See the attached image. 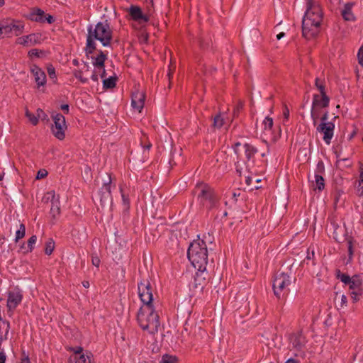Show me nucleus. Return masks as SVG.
<instances>
[{"instance_id":"51","label":"nucleus","mask_w":363,"mask_h":363,"mask_svg":"<svg viewBox=\"0 0 363 363\" xmlns=\"http://www.w3.org/2000/svg\"><path fill=\"white\" fill-rule=\"evenodd\" d=\"M44 114L43 110H41L40 108H38L37 110V115L36 116L38 117V119Z\"/></svg>"},{"instance_id":"43","label":"nucleus","mask_w":363,"mask_h":363,"mask_svg":"<svg viewBox=\"0 0 363 363\" xmlns=\"http://www.w3.org/2000/svg\"><path fill=\"white\" fill-rule=\"evenodd\" d=\"M47 175H48V171L44 169H41L38 172L35 178H36V179H41L45 178Z\"/></svg>"},{"instance_id":"5","label":"nucleus","mask_w":363,"mask_h":363,"mask_svg":"<svg viewBox=\"0 0 363 363\" xmlns=\"http://www.w3.org/2000/svg\"><path fill=\"white\" fill-rule=\"evenodd\" d=\"M291 284V277L286 273L277 274L273 282V289L275 296L280 298L286 296L289 291V286Z\"/></svg>"},{"instance_id":"13","label":"nucleus","mask_w":363,"mask_h":363,"mask_svg":"<svg viewBox=\"0 0 363 363\" xmlns=\"http://www.w3.org/2000/svg\"><path fill=\"white\" fill-rule=\"evenodd\" d=\"M111 178L108 177V181L104 183V185L99 191V204L102 208L110 207L112 203V198L111 194Z\"/></svg>"},{"instance_id":"15","label":"nucleus","mask_w":363,"mask_h":363,"mask_svg":"<svg viewBox=\"0 0 363 363\" xmlns=\"http://www.w3.org/2000/svg\"><path fill=\"white\" fill-rule=\"evenodd\" d=\"M362 285V281L359 276H353L352 281L348 284L349 289L351 291V297L354 302L358 301L362 294L363 289Z\"/></svg>"},{"instance_id":"36","label":"nucleus","mask_w":363,"mask_h":363,"mask_svg":"<svg viewBox=\"0 0 363 363\" xmlns=\"http://www.w3.org/2000/svg\"><path fill=\"white\" fill-rule=\"evenodd\" d=\"M315 188L318 189L319 191H321L324 189L325 184H324V179L323 177L316 174L315 176Z\"/></svg>"},{"instance_id":"40","label":"nucleus","mask_w":363,"mask_h":363,"mask_svg":"<svg viewBox=\"0 0 363 363\" xmlns=\"http://www.w3.org/2000/svg\"><path fill=\"white\" fill-rule=\"evenodd\" d=\"M43 55V52L42 50L38 49H33L28 52V56L30 58L33 57H40Z\"/></svg>"},{"instance_id":"29","label":"nucleus","mask_w":363,"mask_h":363,"mask_svg":"<svg viewBox=\"0 0 363 363\" xmlns=\"http://www.w3.org/2000/svg\"><path fill=\"white\" fill-rule=\"evenodd\" d=\"M263 131L266 135L272 133L273 126V119L271 117L267 116L262 121Z\"/></svg>"},{"instance_id":"64","label":"nucleus","mask_w":363,"mask_h":363,"mask_svg":"<svg viewBox=\"0 0 363 363\" xmlns=\"http://www.w3.org/2000/svg\"><path fill=\"white\" fill-rule=\"evenodd\" d=\"M89 172H90V169H89V167L86 168V169H85V173H86V174H89Z\"/></svg>"},{"instance_id":"39","label":"nucleus","mask_w":363,"mask_h":363,"mask_svg":"<svg viewBox=\"0 0 363 363\" xmlns=\"http://www.w3.org/2000/svg\"><path fill=\"white\" fill-rule=\"evenodd\" d=\"M37 241V237L35 235L31 236L28 240L26 252H31L33 249V246Z\"/></svg>"},{"instance_id":"9","label":"nucleus","mask_w":363,"mask_h":363,"mask_svg":"<svg viewBox=\"0 0 363 363\" xmlns=\"http://www.w3.org/2000/svg\"><path fill=\"white\" fill-rule=\"evenodd\" d=\"M106 59V55L100 52L97 57L93 58L94 69L91 71V79L97 82L99 78H104L105 76L104 62Z\"/></svg>"},{"instance_id":"1","label":"nucleus","mask_w":363,"mask_h":363,"mask_svg":"<svg viewBox=\"0 0 363 363\" xmlns=\"http://www.w3.org/2000/svg\"><path fill=\"white\" fill-rule=\"evenodd\" d=\"M323 13L318 1H307L306 11L302 23L303 35L311 39L319 32Z\"/></svg>"},{"instance_id":"34","label":"nucleus","mask_w":363,"mask_h":363,"mask_svg":"<svg viewBox=\"0 0 363 363\" xmlns=\"http://www.w3.org/2000/svg\"><path fill=\"white\" fill-rule=\"evenodd\" d=\"M177 358L176 356L164 354L162 357L160 363H177Z\"/></svg>"},{"instance_id":"4","label":"nucleus","mask_w":363,"mask_h":363,"mask_svg":"<svg viewBox=\"0 0 363 363\" xmlns=\"http://www.w3.org/2000/svg\"><path fill=\"white\" fill-rule=\"evenodd\" d=\"M138 321L140 328L150 334L158 331L160 326L159 316L155 312L152 305H143L138 313Z\"/></svg>"},{"instance_id":"58","label":"nucleus","mask_w":363,"mask_h":363,"mask_svg":"<svg viewBox=\"0 0 363 363\" xmlns=\"http://www.w3.org/2000/svg\"><path fill=\"white\" fill-rule=\"evenodd\" d=\"M4 33V25H0V36Z\"/></svg>"},{"instance_id":"33","label":"nucleus","mask_w":363,"mask_h":363,"mask_svg":"<svg viewBox=\"0 0 363 363\" xmlns=\"http://www.w3.org/2000/svg\"><path fill=\"white\" fill-rule=\"evenodd\" d=\"M26 235V228L23 224H20L19 229L16 232L15 242H17L20 239L23 238Z\"/></svg>"},{"instance_id":"37","label":"nucleus","mask_w":363,"mask_h":363,"mask_svg":"<svg viewBox=\"0 0 363 363\" xmlns=\"http://www.w3.org/2000/svg\"><path fill=\"white\" fill-rule=\"evenodd\" d=\"M103 84L104 88L106 89L113 88L116 85V79L112 77H110L106 79H104Z\"/></svg>"},{"instance_id":"10","label":"nucleus","mask_w":363,"mask_h":363,"mask_svg":"<svg viewBox=\"0 0 363 363\" xmlns=\"http://www.w3.org/2000/svg\"><path fill=\"white\" fill-rule=\"evenodd\" d=\"M54 125L52 126V133L55 138L62 140L65 138L67 124L65 118L60 113H56L52 116Z\"/></svg>"},{"instance_id":"12","label":"nucleus","mask_w":363,"mask_h":363,"mask_svg":"<svg viewBox=\"0 0 363 363\" xmlns=\"http://www.w3.org/2000/svg\"><path fill=\"white\" fill-rule=\"evenodd\" d=\"M234 152L240 158L250 160L257 152V150L248 143H237L234 146Z\"/></svg>"},{"instance_id":"63","label":"nucleus","mask_w":363,"mask_h":363,"mask_svg":"<svg viewBox=\"0 0 363 363\" xmlns=\"http://www.w3.org/2000/svg\"><path fill=\"white\" fill-rule=\"evenodd\" d=\"M279 136H280V130H279V133H278L277 135L274 136V137L272 138V139H273L274 140H277Z\"/></svg>"},{"instance_id":"11","label":"nucleus","mask_w":363,"mask_h":363,"mask_svg":"<svg viewBox=\"0 0 363 363\" xmlns=\"http://www.w3.org/2000/svg\"><path fill=\"white\" fill-rule=\"evenodd\" d=\"M138 295L143 305H152L153 300L152 289L148 280H143L138 284Z\"/></svg>"},{"instance_id":"54","label":"nucleus","mask_w":363,"mask_h":363,"mask_svg":"<svg viewBox=\"0 0 363 363\" xmlns=\"http://www.w3.org/2000/svg\"><path fill=\"white\" fill-rule=\"evenodd\" d=\"M285 36V33L281 32L277 35V40H280Z\"/></svg>"},{"instance_id":"8","label":"nucleus","mask_w":363,"mask_h":363,"mask_svg":"<svg viewBox=\"0 0 363 363\" xmlns=\"http://www.w3.org/2000/svg\"><path fill=\"white\" fill-rule=\"evenodd\" d=\"M73 353L69 358V363H94L92 354L84 351L82 347L71 349Z\"/></svg>"},{"instance_id":"17","label":"nucleus","mask_w":363,"mask_h":363,"mask_svg":"<svg viewBox=\"0 0 363 363\" xmlns=\"http://www.w3.org/2000/svg\"><path fill=\"white\" fill-rule=\"evenodd\" d=\"M4 28L6 35L14 32L15 35L18 36L24 32L25 25L20 21L11 20L9 23L4 25Z\"/></svg>"},{"instance_id":"61","label":"nucleus","mask_w":363,"mask_h":363,"mask_svg":"<svg viewBox=\"0 0 363 363\" xmlns=\"http://www.w3.org/2000/svg\"><path fill=\"white\" fill-rule=\"evenodd\" d=\"M82 284L86 288H88L89 286V283L88 281H84Z\"/></svg>"},{"instance_id":"42","label":"nucleus","mask_w":363,"mask_h":363,"mask_svg":"<svg viewBox=\"0 0 363 363\" xmlns=\"http://www.w3.org/2000/svg\"><path fill=\"white\" fill-rule=\"evenodd\" d=\"M47 69H48V73L49 77L52 79H56L55 69L54 67L52 65H49Z\"/></svg>"},{"instance_id":"60","label":"nucleus","mask_w":363,"mask_h":363,"mask_svg":"<svg viewBox=\"0 0 363 363\" xmlns=\"http://www.w3.org/2000/svg\"><path fill=\"white\" fill-rule=\"evenodd\" d=\"M21 249L23 250V252L24 253H27L28 252H26V249H27V245H26L25 243H23L21 246Z\"/></svg>"},{"instance_id":"22","label":"nucleus","mask_w":363,"mask_h":363,"mask_svg":"<svg viewBox=\"0 0 363 363\" xmlns=\"http://www.w3.org/2000/svg\"><path fill=\"white\" fill-rule=\"evenodd\" d=\"M30 72L33 74L38 87L45 86L46 84V75L45 72L35 65H31Z\"/></svg>"},{"instance_id":"53","label":"nucleus","mask_w":363,"mask_h":363,"mask_svg":"<svg viewBox=\"0 0 363 363\" xmlns=\"http://www.w3.org/2000/svg\"><path fill=\"white\" fill-rule=\"evenodd\" d=\"M122 198H123L124 204L126 206H128L129 201H128V199L124 195H122Z\"/></svg>"},{"instance_id":"26","label":"nucleus","mask_w":363,"mask_h":363,"mask_svg":"<svg viewBox=\"0 0 363 363\" xmlns=\"http://www.w3.org/2000/svg\"><path fill=\"white\" fill-rule=\"evenodd\" d=\"M28 18L33 21L44 22V11L39 9H33L29 13Z\"/></svg>"},{"instance_id":"38","label":"nucleus","mask_w":363,"mask_h":363,"mask_svg":"<svg viewBox=\"0 0 363 363\" xmlns=\"http://www.w3.org/2000/svg\"><path fill=\"white\" fill-rule=\"evenodd\" d=\"M26 116L28 118L29 121L34 125L38 123V117L36 115L30 113L28 109L26 110Z\"/></svg>"},{"instance_id":"62","label":"nucleus","mask_w":363,"mask_h":363,"mask_svg":"<svg viewBox=\"0 0 363 363\" xmlns=\"http://www.w3.org/2000/svg\"><path fill=\"white\" fill-rule=\"evenodd\" d=\"M285 363H297V362L292 359H289Z\"/></svg>"},{"instance_id":"3","label":"nucleus","mask_w":363,"mask_h":363,"mask_svg":"<svg viewBox=\"0 0 363 363\" xmlns=\"http://www.w3.org/2000/svg\"><path fill=\"white\" fill-rule=\"evenodd\" d=\"M188 258L195 269L203 272L208 263V250L206 242L203 240H194L188 250Z\"/></svg>"},{"instance_id":"57","label":"nucleus","mask_w":363,"mask_h":363,"mask_svg":"<svg viewBox=\"0 0 363 363\" xmlns=\"http://www.w3.org/2000/svg\"><path fill=\"white\" fill-rule=\"evenodd\" d=\"M21 363H30V362L28 357H26L21 360Z\"/></svg>"},{"instance_id":"49","label":"nucleus","mask_w":363,"mask_h":363,"mask_svg":"<svg viewBox=\"0 0 363 363\" xmlns=\"http://www.w3.org/2000/svg\"><path fill=\"white\" fill-rule=\"evenodd\" d=\"M328 112H325L323 116L321 117V121L322 122L321 123H324V122H328Z\"/></svg>"},{"instance_id":"18","label":"nucleus","mask_w":363,"mask_h":363,"mask_svg":"<svg viewBox=\"0 0 363 363\" xmlns=\"http://www.w3.org/2000/svg\"><path fill=\"white\" fill-rule=\"evenodd\" d=\"M131 18L138 23L143 25L149 21V16L144 13L141 9L136 6H132L129 9Z\"/></svg>"},{"instance_id":"24","label":"nucleus","mask_w":363,"mask_h":363,"mask_svg":"<svg viewBox=\"0 0 363 363\" xmlns=\"http://www.w3.org/2000/svg\"><path fill=\"white\" fill-rule=\"evenodd\" d=\"M91 71L89 69V66L85 64L82 69L74 72V77L82 83H86L88 82V75L91 76Z\"/></svg>"},{"instance_id":"27","label":"nucleus","mask_w":363,"mask_h":363,"mask_svg":"<svg viewBox=\"0 0 363 363\" xmlns=\"http://www.w3.org/2000/svg\"><path fill=\"white\" fill-rule=\"evenodd\" d=\"M352 3H347L345 5L344 9L342 10V16L345 21H353L355 19L354 16L351 11Z\"/></svg>"},{"instance_id":"30","label":"nucleus","mask_w":363,"mask_h":363,"mask_svg":"<svg viewBox=\"0 0 363 363\" xmlns=\"http://www.w3.org/2000/svg\"><path fill=\"white\" fill-rule=\"evenodd\" d=\"M72 237L76 240H81L86 238V231L85 229H73L71 232Z\"/></svg>"},{"instance_id":"31","label":"nucleus","mask_w":363,"mask_h":363,"mask_svg":"<svg viewBox=\"0 0 363 363\" xmlns=\"http://www.w3.org/2000/svg\"><path fill=\"white\" fill-rule=\"evenodd\" d=\"M291 342L294 347L300 349L304 345L305 340L301 335H295L291 338Z\"/></svg>"},{"instance_id":"55","label":"nucleus","mask_w":363,"mask_h":363,"mask_svg":"<svg viewBox=\"0 0 363 363\" xmlns=\"http://www.w3.org/2000/svg\"><path fill=\"white\" fill-rule=\"evenodd\" d=\"M284 116L285 117V118H288L289 116V111L287 108H286V110L284 111Z\"/></svg>"},{"instance_id":"6","label":"nucleus","mask_w":363,"mask_h":363,"mask_svg":"<svg viewBox=\"0 0 363 363\" xmlns=\"http://www.w3.org/2000/svg\"><path fill=\"white\" fill-rule=\"evenodd\" d=\"M195 190L198 193V199L200 202L207 207H211L216 200L213 189L206 184L199 182L196 185Z\"/></svg>"},{"instance_id":"21","label":"nucleus","mask_w":363,"mask_h":363,"mask_svg":"<svg viewBox=\"0 0 363 363\" xmlns=\"http://www.w3.org/2000/svg\"><path fill=\"white\" fill-rule=\"evenodd\" d=\"M329 230L333 231V238L336 241L342 242L347 240V238H346V230L345 228L338 225L337 223L333 222L331 223Z\"/></svg>"},{"instance_id":"16","label":"nucleus","mask_w":363,"mask_h":363,"mask_svg":"<svg viewBox=\"0 0 363 363\" xmlns=\"http://www.w3.org/2000/svg\"><path fill=\"white\" fill-rule=\"evenodd\" d=\"M335 125L331 122H324L321 123L320 125L317 126V132L322 134L323 139L325 143L329 145L330 143L331 139L333 137Z\"/></svg>"},{"instance_id":"14","label":"nucleus","mask_w":363,"mask_h":363,"mask_svg":"<svg viewBox=\"0 0 363 363\" xmlns=\"http://www.w3.org/2000/svg\"><path fill=\"white\" fill-rule=\"evenodd\" d=\"M43 38L40 33H33L23 35L16 39V43L24 47H31L43 43Z\"/></svg>"},{"instance_id":"44","label":"nucleus","mask_w":363,"mask_h":363,"mask_svg":"<svg viewBox=\"0 0 363 363\" xmlns=\"http://www.w3.org/2000/svg\"><path fill=\"white\" fill-rule=\"evenodd\" d=\"M91 263L93 265H94L95 267H96L98 268V267H99L101 260L98 256L93 254L91 256Z\"/></svg>"},{"instance_id":"45","label":"nucleus","mask_w":363,"mask_h":363,"mask_svg":"<svg viewBox=\"0 0 363 363\" xmlns=\"http://www.w3.org/2000/svg\"><path fill=\"white\" fill-rule=\"evenodd\" d=\"M359 63L363 66V46H362L357 54Z\"/></svg>"},{"instance_id":"23","label":"nucleus","mask_w":363,"mask_h":363,"mask_svg":"<svg viewBox=\"0 0 363 363\" xmlns=\"http://www.w3.org/2000/svg\"><path fill=\"white\" fill-rule=\"evenodd\" d=\"M22 295L19 292H11L9 294L7 307L9 311L13 310L21 301Z\"/></svg>"},{"instance_id":"52","label":"nucleus","mask_w":363,"mask_h":363,"mask_svg":"<svg viewBox=\"0 0 363 363\" xmlns=\"http://www.w3.org/2000/svg\"><path fill=\"white\" fill-rule=\"evenodd\" d=\"M47 21L49 23H52L53 18L51 16H48L47 17H45V21Z\"/></svg>"},{"instance_id":"32","label":"nucleus","mask_w":363,"mask_h":363,"mask_svg":"<svg viewBox=\"0 0 363 363\" xmlns=\"http://www.w3.org/2000/svg\"><path fill=\"white\" fill-rule=\"evenodd\" d=\"M225 123V118L223 114H218L213 121V126L217 128H220Z\"/></svg>"},{"instance_id":"48","label":"nucleus","mask_w":363,"mask_h":363,"mask_svg":"<svg viewBox=\"0 0 363 363\" xmlns=\"http://www.w3.org/2000/svg\"><path fill=\"white\" fill-rule=\"evenodd\" d=\"M6 354L4 352H0V363H5Z\"/></svg>"},{"instance_id":"46","label":"nucleus","mask_w":363,"mask_h":363,"mask_svg":"<svg viewBox=\"0 0 363 363\" xmlns=\"http://www.w3.org/2000/svg\"><path fill=\"white\" fill-rule=\"evenodd\" d=\"M315 86L320 90V94H323V92H325L324 86L322 83L320 82V80L318 78H316V79H315Z\"/></svg>"},{"instance_id":"28","label":"nucleus","mask_w":363,"mask_h":363,"mask_svg":"<svg viewBox=\"0 0 363 363\" xmlns=\"http://www.w3.org/2000/svg\"><path fill=\"white\" fill-rule=\"evenodd\" d=\"M335 302L337 308L342 309L347 306V298L345 294L336 293Z\"/></svg>"},{"instance_id":"7","label":"nucleus","mask_w":363,"mask_h":363,"mask_svg":"<svg viewBox=\"0 0 363 363\" xmlns=\"http://www.w3.org/2000/svg\"><path fill=\"white\" fill-rule=\"evenodd\" d=\"M328 104L329 98L326 96L325 92H323V94H320V95L314 96L311 112L314 125L316 124L319 118V109L327 107Z\"/></svg>"},{"instance_id":"20","label":"nucleus","mask_w":363,"mask_h":363,"mask_svg":"<svg viewBox=\"0 0 363 363\" xmlns=\"http://www.w3.org/2000/svg\"><path fill=\"white\" fill-rule=\"evenodd\" d=\"M45 199L48 201H51L52 206L50 211L52 216H56L59 215L60 213L59 196L56 195L55 191H51L45 194Z\"/></svg>"},{"instance_id":"47","label":"nucleus","mask_w":363,"mask_h":363,"mask_svg":"<svg viewBox=\"0 0 363 363\" xmlns=\"http://www.w3.org/2000/svg\"><path fill=\"white\" fill-rule=\"evenodd\" d=\"M347 245H348V252H349V255L351 257L353 254V250H352V241L351 240L348 239L347 238Z\"/></svg>"},{"instance_id":"2","label":"nucleus","mask_w":363,"mask_h":363,"mask_svg":"<svg viewBox=\"0 0 363 363\" xmlns=\"http://www.w3.org/2000/svg\"><path fill=\"white\" fill-rule=\"evenodd\" d=\"M86 37V54H91L96 50L95 40L100 42L103 46L110 45L112 39V30L107 21L99 22L94 26L88 28Z\"/></svg>"},{"instance_id":"35","label":"nucleus","mask_w":363,"mask_h":363,"mask_svg":"<svg viewBox=\"0 0 363 363\" xmlns=\"http://www.w3.org/2000/svg\"><path fill=\"white\" fill-rule=\"evenodd\" d=\"M55 249V242L53 240L50 239L45 244V252L46 255H51Z\"/></svg>"},{"instance_id":"41","label":"nucleus","mask_w":363,"mask_h":363,"mask_svg":"<svg viewBox=\"0 0 363 363\" xmlns=\"http://www.w3.org/2000/svg\"><path fill=\"white\" fill-rule=\"evenodd\" d=\"M339 278L342 282L345 283L347 285H348L352 279V277H350L348 275H346L345 274L340 275Z\"/></svg>"},{"instance_id":"50","label":"nucleus","mask_w":363,"mask_h":363,"mask_svg":"<svg viewBox=\"0 0 363 363\" xmlns=\"http://www.w3.org/2000/svg\"><path fill=\"white\" fill-rule=\"evenodd\" d=\"M61 109L67 113L69 112V106L67 104L62 105Z\"/></svg>"},{"instance_id":"56","label":"nucleus","mask_w":363,"mask_h":363,"mask_svg":"<svg viewBox=\"0 0 363 363\" xmlns=\"http://www.w3.org/2000/svg\"><path fill=\"white\" fill-rule=\"evenodd\" d=\"M21 363H30V362L28 357H26L21 360Z\"/></svg>"},{"instance_id":"59","label":"nucleus","mask_w":363,"mask_h":363,"mask_svg":"<svg viewBox=\"0 0 363 363\" xmlns=\"http://www.w3.org/2000/svg\"><path fill=\"white\" fill-rule=\"evenodd\" d=\"M268 154H269V148H267V150H266L264 152H262V153L261 154V156H262V157H266Z\"/></svg>"},{"instance_id":"19","label":"nucleus","mask_w":363,"mask_h":363,"mask_svg":"<svg viewBox=\"0 0 363 363\" xmlns=\"http://www.w3.org/2000/svg\"><path fill=\"white\" fill-rule=\"evenodd\" d=\"M145 95L143 91L137 90L132 96L131 105L133 109L140 113L144 107Z\"/></svg>"},{"instance_id":"25","label":"nucleus","mask_w":363,"mask_h":363,"mask_svg":"<svg viewBox=\"0 0 363 363\" xmlns=\"http://www.w3.org/2000/svg\"><path fill=\"white\" fill-rule=\"evenodd\" d=\"M262 178L259 176L252 174L246 177V184L249 186L250 190L258 189L259 186L257 185L261 182Z\"/></svg>"}]
</instances>
